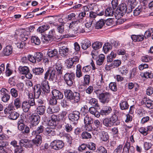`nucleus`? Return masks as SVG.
<instances>
[{
	"mask_svg": "<svg viewBox=\"0 0 153 153\" xmlns=\"http://www.w3.org/2000/svg\"><path fill=\"white\" fill-rule=\"evenodd\" d=\"M14 105L17 109L21 107V103L20 99L16 98L15 99L14 101Z\"/></svg>",
	"mask_w": 153,
	"mask_h": 153,
	"instance_id": "obj_52",
	"label": "nucleus"
},
{
	"mask_svg": "<svg viewBox=\"0 0 153 153\" xmlns=\"http://www.w3.org/2000/svg\"><path fill=\"white\" fill-rule=\"evenodd\" d=\"M52 96L56 99L58 100H61L63 98V94L60 91L54 89L52 91Z\"/></svg>",
	"mask_w": 153,
	"mask_h": 153,
	"instance_id": "obj_13",
	"label": "nucleus"
},
{
	"mask_svg": "<svg viewBox=\"0 0 153 153\" xmlns=\"http://www.w3.org/2000/svg\"><path fill=\"white\" fill-rule=\"evenodd\" d=\"M142 105H145L146 107L150 109L153 108V101L147 98H144L141 102Z\"/></svg>",
	"mask_w": 153,
	"mask_h": 153,
	"instance_id": "obj_12",
	"label": "nucleus"
},
{
	"mask_svg": "<svg viewBox=\"0 0 153 153\" xmlns=\"http://www.w3.org/2000/svg\"><path fill=\"white\" fill-rule=\"evenodd\" d=\"M73 127L71 124L68 123H65V130L67 132H70L73 129Z\"/></svg>",
	"mask_w": 153,
	"mask_h": 153,
	"instance_id": "obj_54",
	"label": "nucleus"
},
{
	"mask_svg": "<svg viewBox=\"0 0 153 153\" xmlns=\"http://www.w3.org/2000/svg\"><path fill=\"white\" fill-rule=\"evenodd\" d=\"M83 22V19L80 18L78 20L76 21H73L69 25L70 28L72 27L73 25H76L79 23H82Z\"/></svg>",
	"mask_w": 153,
	"mask_h": 153,
	"instance_id": "obj_50",
	"label": "nucleus"
},
{
	"mask_svg": "<svg viewBox=\"0 0 153 153\" xmlns=\"http://www.w3.org/2000/svg\"><path fill=\"white\" fill-rule=\"evenodd\" d=\"M143 10L142 7L141 5L137 7L133 11V15L134 16H138L140 12H141Z\"/></svg>",
	"mask_w": 153,
	"mask_h": 153,
	"instance_id": "obj_43",
	"label": "nucleus"
},
{
	"mask_svg": "<svg viewBox=\"0 0 153 153\" xmlns=\"http://www.w3.org/2000/svg\"><path fill=\"white\" fill-rule=\"evenodd\" d=\"M55 69L58 76H61L62 74L63 68L62 63L60 62H57L55 65Z\"/></svg>",
	"mask_w": 153,
	"mask_h": 153,
	"instance_id": "obj_19",
	"label": "nucleus"
},
{
	"mask_svg": "<svg viewBox=\"0 0 153 153\" xmlns=\"http://www.w3.org/2000/svg\"><path fill=\"white\" fill-rule=\"evenodd\" d=\"M91 42L90 41L86 40L81 43V47L83 49L86 50L91 45Z\"/></svg>",
	"mask_w": 153,
	"mask_h": 153,
	"instance_id": "obj_30",
	"label": "nucleus"
},
{
	"mask_svg": "<svg viewBox=\"0 0 153 153\" xmlns=\"http://www.w3.org/2000/svg\"><path fill=\"white\" fill-rule=\"evenodd\" d=\"M46 109L45 106L39 105L37 107L36 111L39 115H42L45 113Z\"/></svg>",
	"mask_w": 153,
	"mask_h": 153,
	"instance_id": "obj_28",
	"label": "nucleus"
},
{
	"mask_svg": "<svg viewBox=\"0 0 153 153\" xmlns=\"http://www.w3.org/2000/svg\"><path fill=\"white\" fill-rule=\"evenodd\" d=\"M90 76L88 75H85L84 77V85H88L90 82Z\"/></svg>",
	"mask_w": 153,
	"mask_h": 153,
	"instance_id": "obj_62",
	"label": "nucleus"
},
{
	"mask_svg": "<svg viewBox=\"0 0 153 153\" xmlns=\"http://www.w3.org/2000/svg\"><path fill=\"white\" fill-rule=\"evenodd\" d=\"M58 51L56 49L53 50L49 49L47 53L48 56L50 57L57 56L58 54Z\"/></svg>",
	"mask_w": 153,
	"mask_h": 153,
	"instance_id": "obj_24",
	"label": "nucleus"
},
{
	"mask_svg": "<svg viewBox=\"0 0 153 153\" xmlns=\"http://www.w3.org/2000/svg\"><path fill=\"white\" fill-rule=\"evenodd\" d=\"M24 122V120L22 119H21L18 122V128L20 131H23L26 126L23 123Z\"/></svg>",
	"mask_w": 153,
	"mask_h": 153,
	"instance_id": "obj_37",
	"label": "nucleus"
},
{
	"mask_svg": "<svg viewBox=\"0 0 153 153\" xmlns=\"http://www.w3.org/2000/svg\"><path fill=\"white\" fill-rule=\"evenodd\" d=\"M31 42L36 45H39L40 43L39 38L37 36H33L31 38Z\"/></svg>",
	"mask_w": 153,
	"mask_h": 153,
	"instance_id": "obj_46",
	"label": "nucleus"
},
{
	"mask_svg": "<svg viewBox=\"0 0 153 153\" xmlns=\"http://www.w3.org/2000/svg\"><path fill=\"white\" fill-rule=\"evenodd\" d=\"M105 24V21L103 19H100L96 23L95 26V28L97 29L102 28L104 25Z\"/></svg>",
	"mask_w": 153,
	"mask_h": 153,
	"instance_id": "obj_35",
	"label": "nucleus"
},
{
	"mask_svg": "<svg viewBox=\"0 0 153 153\" xmlns=\"http://www.w3.org/2000/svg\"><path fill=\"white\" fill-rule=\"evenodd\" d=\"M86 100L87 102L92 105L97 107H99V104L98 103V100L97 99L91 98V97H88L87 98Z\"/></svg>",
	"mask_w": 153,
	"mask_h": 153,
	"instance_id": "obj_21",
	"label": "nucleus"
},
{
	"mask_svg": "<svg viewBox=\"0 0 153 153\" xmlns=\"http://www.w3.org/2000/svg\"><path fill=\"white\" fill-rule=\"evenodd\" d=\"M122 13V12L118 8L116 9L115 12L114 11V15L116 19L119 18L123 16L124 14Z\"/></svg>",
	"mask_w": 153,
	"mask_h": 153,
	"instance_id": "obj_48",
	"label": "nucleus"
},
{
	"mask_svg": "<svg viewBox=\"0 0 153 153\" xmlns=\"http://www.w3.org/2000/svg\"><path fill=\"white\" fill-rule=\"evenodd\" d=\"M103 124L107 127H111L113 126L109 118H106L102 120Z\"/></svg>",
	"mask_w": 153,
	"mask_h": 153,
	"instance_id": "obj_38",
	"label": "nucleus"
},
{
	"mask_svg": "<svg viewBox=\"0 0 153 153\" xmlns=\"http://www.w3.org/2000/svg\"><path fill=\"white\" fill-rule=\"evenodd\" d=\"M33 71L36 75H39L43 73L44 69L41 68H37L33 69Z\"/></svg>",
	"mask_w": 153,
	"mask_h": 153,
	"instance_id": "obj_47",
	"label": "nucleus"
},
{
	"mask_svg": "<svg viewBox=\"0 0 153 153\" xmlns=\"http://www.w3.org/2000/svg\"><path fill=\"white\" fill-rule=\"evenodd\" d=\"M34 139L32 140L33 143L37 146H39L42 143L41 134H36Z\"/></svg>",
	"mask_w": 153,
	"mask_h": 153,
	"instance_id": "obj_16",
	"label": "nucleus"
},
{
	"mask_svg": "<svg viewBox=\"0 0 153 153\" xmlns=\"http://www.w3.org/2000/svg\"><path fill=\"white\" fill-rule=\"evenodd\" d=\"M56 131V128L51 126H48L45 128V132L49 136L55 135Z\"/></svg>",
	"mask_w": 153,
	"mask_h": 153,
	"instance_id": "obj_15",
	"label": "nucleus"
},
{
	"mask_svg": "<svg viewBox=\"0 0 153 153\" xmlns=\"http://www.w3.org/2000/svg\"><path fill=\"white\" fill-rule=\"evenodd\" d=\"M139 131L144 136L148 134L146 128L144 127H141L139 129Z\"/></svg>",
	"mask_w": 153,
	"mask_h": 153,
	"instance_id": "obj_63",
	"label": "nucleus"
},
{
	"mask_svg": "<svg viewBox=\"0 0 153 153\" xmlns=\"http://www.w3.org/2000/svg\"><path fill=\"white\" fill-rule=\"evenodd\" d=\"M118 70L122 75H126L128 73V70L127 68L124 66H122L118 68Z\"/></svg>",
	"mask_w": 153,
	"mask_h": 153,
	"instance_id": "obj_45",
	"label": "nucleus"
},
{
	"mask_svg": "<svg viewBox=\"0 0 153 153\" xmlns=\"http://www.w3.org/2000/svg\"><path fill=\"white\" fill-rule=\"evenodd\" d=\"M52 148L55 150H59L62 149L64 146V143L62 141L55 140L52 142L51 144Z\"/></svg>",
	"mask_w": 153,
	"mask_h": 153,
	"instance_id": "obj_8",
	"label": "nucleus"
},
{
	"mask_svg": "<svg viewBox=\"0 0 153 153\" xmlns=\"http://www.w3.org/2000/svg\"><path fill=\"white\" fill-rule=\"evenodd\" d=\"M57 74L54 69H48L45 74V80H43L41 83L43 92L45 93H48L50 92V89L48 85V82L46 80L49 76V80L53 81L57 79Z\"/></svg>",
	"mask_w": 153,
	"mask_h": 153,
	"instance_id": "obj_1",
	"label": "nucleus"
},
{
	"mask_svg": "<svg viewBox=\"0 0 153 153\" xmlns=\"http://www.w3.org/2000/svg\"><path fill=\"white\" fill-rule=\"evenodd\" d=\"M109 119L113 126H117L120 124V121L118 120L117 116L115 114L113 115Z\"/></svg>",
	"mask_w": 153,
	"mask_h": 153,
	"instance_id": "obj_14",
	"label": "nucleus"
},
{
	"mask_svg": "<svg viewBox=\"0 0 153 153\" xmlns=\"http://www.w3.org/2000/svg\"><path fill=\"white\" fill-rule=\"evenodd\" d=\"M152 144L151 143L145 142L144 143V148L145 150H148L151 148Z\"/></svg>",
	"mask_w": 153,
	"mask_h": 153,
	"instance_id": "obj_64",
	"label": "nucleus"
},
{
	"mask_svg": "<svg viewBox=\"0 0 153 153\" xmlns=\"http://www.w3.org/2000/svg\"><path fill=\"white\" fill-rule=\"evenodd\" d=\"M18 69L20 73L23 74L28 73L29 71V68L27 66H20Z\"/></svg>",
	"mask_w": 153,
	"mask_h": 153,
	"instance_id": "obj_32",
	"label": "nucleus"
},
{
	"mask_svg": "<svg viewBox=\"0 0 153 153\" xmlns=\"http://www.w3.org/2000/svg\"><path fill=\"white\" fill-rule=\"evenodd\" d=\"M50 26L48 25H43L39 27L37 30L38 32L42 33L49 29Z\"/></svg>",
	"mask_w": 153,
	"mask_h": 153,
	"instance_id": "obj_34",
	"label": "nucleus"
},
{
	"mask_svg": "<svg viewBox=\"0 0 153 153\" xmlns=\"http://www.w3.org/2000/svg\"><path fill=\"white\" fill-rule=\"evenodd\" d=\"M44 127L42 125H40L38 127L36 130L33 131L32 133L33 135H35L36 134L40 135V134L42 135L44 130Z\"/></svg>",
	"mask_w": 153,
	"mask_h": 153,
	"instance_id": "obj_23",
	"label": "nucleus"
},
{
	"mask_svg": "<svg viewBox=\"0 0 153 153\" xmlns=\"http://www.w3.org/2000/svg\"><path fill=\"white\" fill-rule=\"evenodd\" d=\"M10 93L12 97L16 98L18 96V91L16 89L13 88L10 90Z\"/></svg>",
	"mask_w": 153,
	"mask_h": 153,
	"instance_id": "obj_49",
	"label": "nucleus"
},
{
	"mask_svg": "<svg viewBox=\"0 0 153 153\" xmlns=\"http://www.w3.org/2000/svg\"><path fill=\"white\" fill-rule=\"evenodd\" d=\"M87 147L92 150H94L96 149L95 144L92 142H90L87 144Z\"/></svg>",
	"mask_w": 153,
	"mask_h": 153,
	"instance_id": "obj_57",
	"label": "nucleus"
},
{
	"mask_svg": "<svg viewBox=\"0 0 153 153\" xmlns=\"http://www.w3.org/2000/svg\"><path fill=\"white\" fill-rule=\"evenodd\" d=\"M100 137L102 141L105 142L107 141L109 138V136L108 133L104 131H101Z\"/></svg>",
	"mask_w": 153,
	"mask_h": 153,
	"instance_id": "obj_25",
	"label": "nucleus"
},
{
	"mask_svg": "<svg viewBox=\"0 0 153 153\" xmlns=\"http://www.w3.org/2000/svg\"><path fill=\"white\" fill-rule=\"evenodd\" d=\"M68 48H65L64 47H62L59 50V54L62 56H66L68 55Z\"/></svg>",
	"mask_w": 153,
	"mask_h": 153,
	"instance_id": "obj_36",
	"label": "nucleus"
},
{
	"mask_svg": "<svg viewBox=\"0 0 153 153\" xmlns=\"http://www.w3.org/2000/svg\"><path fill=\"white\" fill-rule=\"evenodd\" d=\"M114 9H112L111 7L107 8L105 11V16H112L114 15Z\"/></svg>",
	"mask_w": 153,
	"mask_h": 153,
	"instance_id": "obj_29",
	"label": "nucleus"
},
{
	"mask_svg": "<svg viewBox=\"0 0 153 153\" xmlns=\"http://www.w3.org/2000/svg\"><path fill=\"white\" fill-rule=\"evenodd\" d=\"M34 57H35L36 62H38L41 61L43 58L42 53L41 52H37L34 54Z\"/></svg>",
	"mask_w": 153,
	"mask_h": 153,
	"instance_id": "obj_40",
	"label": "nucleus"
},
{
	"mask_svg": "<svg viewBox=\"0 0 153 153\" xmlns=\"http://www.w3.org/2000/svg\"><path fill=\"white\" fill-rule=\"evenodd\" d=\"M1 94L2 96L1 100L4 102H8L10 98V95L8 94V91L5 88H2L0 90Z\"/></svg>",
	"mask_w": 153,
	"mask_h": 153,
	"instance_id": "obj_9",
	"label": "nucleus"
},
{
	"mask_svg": "<svg viewBox=\"0 0 153 153\" xmlns=\"http://www.w3.org/2000/svg\"><path fill=\"white\" fill-rule=\"evenodd\" d=\"M40 117L37 113L33 114L31 116L30 119V128L36 126L39 122Z\"/></svg>",
	"mask_w": 153,
	"mask_h": 153,
	"instance_id": "obj_7",
	"label": "nucleus"
},
{
	"mask_svg": "<svg viewBox=\"0 0 153 153\" xmlns=\"http://www.w3.org/2000/svg\"><path fill=\"white\" fill-rule=\"evenodd\" d=\"M131 38L134 42H141L144 39V36L143 35H132L131 36Z\"/></svg>",
	"mask_w": 153,
	"mask_h": 153,
	"instance_id": "obj_22",
	"label": "nucleus"
},
{
	"mask_svg": "<svg viewBox=\"0 0 153 153\" xmlns=\"http://www.w3.org/2000/svg\"><path fill=\"white\" fill-rule=\"evenodd\" d=\"M112 48L111 45L110 43L107 42L105 44L103 47V50L105 53H107Z\"/></svg>",
	"mask_w": 153,
	"mask_h": 153,
	"instance_id": "obj_31",
	"label": "nucleus"
},
{
	"mask_svg": "<svg viewBox=\"0 0 153 153\" xmlns=\"http://www.w3.org/2000/svg\"><path fill=\"white\" fill-rule=\"evenodd\" d=\"M42 87L39 84L36 85L33 88V91L34 97L35 98H38L42 92ZM43 91V90H42Z\"/></svg>",
	"mask_w": 153,
	"mask_h": 153,
	"instance_id": "obj_11",
	"label": "nucleus"
},
{
	"mask_svg": "<svg viewBox=\"0 0 153 153\" xmlns=\"http://www.w3.org/2000/svg\"><path fill=\"white\" fill-rule=\"evenodd\" d=\"M75 77V74L71 72L66 73L64 75V79L67 85L71 86L73 84Z\"/></svg>",
	"mask_w": 153,
	"mask_h": 153,
	"instance_id": "obj_5",
	"label": "nucleus"
},
{
	"mask_svg": "<svg viewBox=\"0 0 153 153\" xmlns=\"http://www.w3.org/2000/svg\"><path fill=\"white\" fill-rule=\"evenodd\" d=\"M119 9L122 12V13L125 14L126 13H128V9L127 6L125 3H122L120 5L119 7Z\"/></svg>",
	"mask_w": 153,
	"mask_h": 153,
	"instance_id": "obj_33",
	"label": "nucleus"
},
{
	"mask_svg": "<svg viewBox=\"0 0 153 153\" xmlns=\"http://www.w3.org/2000/svg\"><path fill=\"white\" fill-rule=\"evenodd\" d=\"M60 38L58 36H56V33L54 29H52L50 30L48 32V34L46 36L44 37V39L45 40L46 42H49V41L50 42L56 40V39H59Z\"/></svg>",
	"mask_w": 153,
	"mask_h": 153,
	"instance_id": "obj_6",
	"label": "nucleus"
},
{
	"mask_svg": "<svg viewBox=\"0 0 153 153\" xmlns=\"http://www.w3.org/2000/svg\"><path fill=\"white\" fill-rule=\"evenodd\" d=\"M19 114L17 112L13 111L8 116V117L10 119L16 120L19 117Z\"/></svg>",
	"mask_w": 153,
	"mask_h": 153,
	"instance_id": "obj_41",
	"label": "nucleus"
},
{
	"mask_svg": "<svg viewBox=\"0 0 153 153\" xmlns=\"http://www.w3.org/2000/svg\"><path fill=\"white\" fill-rule=\"evenodd\" d=\"M112 109L111 107L106 106L100 110V114L102 115H107L111 113Z\"/></svg>",
	"mask_w": 153,
	"mask_h": 153,
	"instance_id": "obj_18",
	"label": "nucleus"
},
{
	"mask_svg": "<svg viewBox=\"0 0 153 153\" xmlns=\"http://www.w3.org/2000/svg\"><path fill=\"white\" fill-rule=\"evenodd\" d=\"M110 88L113 91H116L117 90L116 84L115 82H111L109 84Z\"/></svg>",
	"mask_w": 153,
	"mask_h": 153,
	"instance_id": "obj_56",
	"label": "nucleus"
},
{
	"mask_svg": "<svg viewBox=\"0 0 153 153\" xmlns=\"http://www.w3.org/2000/svg\"><path fill=\"white\" fill-rule=\"evenodd\" d=\"M153 29L152 28H149L148 30L146 31L144 35V37L145 38H147L150 37L151 36V33H153Z\"/></svg>",
	"mask_w": 153,
	"mask_h": 153,
	"instance_id": "obj_55",
	"label": "nucleus"
},
{
	"mask_svg": "<svg viewBox=\"0 0 153 153\" xmlns=\"http://www.w3.org/2000/svg\"><path fill=\"white\" fill-rule=\"evenodd\" d=\"M120 106L122 110H126L128 109L129 105L127 101H122L120 104Z\"/></svg>",
	"mask_w": 153,
	"mask_h": 153,
	"instance_id": "obj_27",
	"label": "nucleus"
},
{
	"mask_svg": "<svg viewBox=\"0 0 153 153\" xmlns=\"http://www.w3.org/2000/svg\"><path fill=\"white\" fill-rule=\"evenodd\" d=\"M102 43L101 42H96L92 44V48L95 50H97L102 47Z\"/></svg>",
	"mask_w": 153,
	"mask_h": 153,
	"instance_id": "obj_44",
	"label": "nucleus"
},
{
	"mask_svg": "<svg viewBox=\"0 0 153 153\" xmlns=\"http://www.w3.org/2000/svg\"><path fill=\"white\" fill-rule=\"evenodd\" d=\"M22 108L24 112H27L29 111L30 106L27 101H24L22 103Z\"/></svg>",
	"mask_w": 153,
	"mask_h": 153,
	"instance_id": "obj_26",
	"label": "nucleus"
},
{
	"mask_svg": "<svg viewBox=\"0 0 153 153\" xmlns=\"http://www.w3.org/2000/svg\"><path fill=\"white\" fill-rule=\"evenodd\" d=\"M13 49V47L11 45H7L3 50V54L5 56H8L12 53Z\"/></svg>",
	"mask_w": 153,
	"mask_h": 153,
	"instance_id": "obj_17",
	"label": "nucleus"
},
{
	"mask_svg": "<svg viewBox=\"0 0 153 153\" xmlns=\"http://www.w3.org/2000/svg\"><path fill=\"white\" fill-rule=\"evenodd\" d=\"M81 136L82 139L87 140L92 138L91 134L87 131H83L82 134Z\"/></svg>",
	"mask_w": 153,
	"mask_h": 153,
	"instance_id": "obj_42",
	"label": "nucleus"
},
{
	"mask_svg": "<svg viewBox=\"0 0 153 153\" xmlns=\"http://www.w3.org/2000/svg\"><path fill=\"white\" fill-rule=\"evenodd\" d=\"M7 138V137L5 134H0V153H7L5 149H10L12 151L11 147L10 145L7 142L4 140Z\"/></svg>",
	"mask_w": 153,
	"mask_h": 153,
	"instance_id": "obj_4",
	"label": "nucleus"
},
{
	"mask_svg": "<svg viewBox=\"0 0 153 153\" xmlns=\"http://www.w3.org/2000/svg\"><path fill=\"white\" fill-rule=\"evenodd\" d=\"M65 97L73 103H78L80 100V94L77 92H73L71 90L66 89L64 91Z\"/></svg>",
	"mask_w": 153,
	"mask_h": 153,
	"instance_id": "obj_2",
	"label": "nucleus"
},
{
	"mask_svg": "<svg viewBox=\"0 0 153 153\" xmlns=\"http://www.w3.org/2000/svg\"><path fill=\"white\" fill-rule=\"evenodd\" d=\"M60 110L59 107L57 105L53 106L52 107H49L47 110V112L50 114L56 113Z\"/></svg>",
	"mask_w": 153,
	"mask_h": 153,
	"instance_id": "obj_20",
	"label": "nucleus"
},
{
	"mask_svg": "<svg viewBox=\"0 0 153 153\" xmlns=\"http://www.w3.org/2000/svg\"><path fill=\"white\" fill-rule=\"evenodd\" d=\"M105 56L104 54H100L98 57L97 60V65H102L105 59Z\"/></svg>",
	"mask_w": 153,
	"mask_h": 153,
	"instance_id": "obj_39",
	"label": "nucleus"
},
{
	"mask_svg": "<svg viewBox=\"0 0 153 153\" xmlns=\"http://www.w3.org/2000/svg\"><path fill=\"white\" fill-rule=\"evenodd\" d=\"M123 146L122 145H119L114 150L113 153H122Z\"/></svg>",
	"mask_w": 153,
	"mask_h": 153,
	"instance_id": "obj_61",
	"label": "nucleus"
},
{
	"mask_svg": "<svg viewBox=\"0 0 153 153\" xmlns=\"http://www.w3.org/2000/svg\"><path fill=\"white\" fill-rule=\"evenodd\" d=\"M146 94L147 95L150 96L153 94V87L149 86L146 89Z\"/></svg>",
	"mask_w": 153,
	"mask_h": 153,
	"instance_id": "obj_60",
	"label": "nucleus"
},
{
	"mask_svg": "<svg viewBox=\"0 0 153 153\" xmlns=\"http://www.w3.org/2000/svg\"><path fill=\"white\" fill-rule=\"evenodd\" d=\"M80 117V113L77 111H74L70 113L68 116L69 120L72 122L77 121Z\"/></svg>",
	"mask_w": 153,
	"mask_h": 153,
	"instance_id": "obj_10",
	"label": "nucleus"
},
{
	"mask_svg": "<svg viewBox=\"0 0 153 153\" xmlns=\"http://www.w3.org/2000/svg\"><path fill=\"white\" fill-rule=\"evenodd\" d=\"M97 153H107V150L104 147L101 146L97 149Z\"/></svg>",
	"mask_w": 153,
	"mask_h": 153,
	"instance_id": "obj_58",
	"label": "nucleus"
},
{
	"mask_svg": "<svg viewBox=\"0 0 153 153\" xmlns=\"http://www.w3.org/2000/svg\"><path fill=\"white\" fill-rule=\"evenodd\" d=\"M134 0H131V1H128V3L129 4V5L128 6V13H129L131 12L132 11V9L134 8Z\"/></svg>",
	"mask_w": 153,
	"mask_h": 153,
	"instance_id": "obj_53",
	"label": "nucleus"
},
{
	"mask_svg": "<svg viewBox=\"0 0 153 153\" xmlns=\"http://www.w3.org/2000/svg\"><path fill=\"white\" fill-rule=\"evenodd\" d=\"M24 149L21 146H18L15 149L14 153H24Z\"/></svg>",
	"mask_w": 153,
	"mask_h": 153,
	"instance_id": "obj_59",
	"label": "nucleus"
},
{
	"mask_svg": "<svg viewBox=\"0 0 153 153\" xmlns=\"http://www.w3.org/2000/svg\"><path fill=\"white\" fill-rule=\"evenodd\" d=\"M94 92L100 102L102 104L108 103L110 101L111 94L110 93L107 92H101L100 90H96Z\"/></svg>",
	"mask_w": 153,
	"mask_h": 153,
	"instance_id": "obj_3",
	"label": "nucleus"
},
{
	"mask_svg": "<svg viewBox=\"0 0 153 153\" xmlns=\"http://www.w3.org/2000/svg\"><path fill=\"white\" fill-rule=\"evenodd\" d=\"M85 124H92L93 123L92 119L89 117L88 115H87L83 118Z\"/></svg>",
	"mask_w": 153,
	"mask_h": 153,
	"instance_id": "obj_51",
	"label": "nucleus"
}]
</instances>
